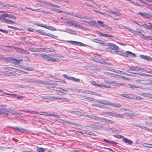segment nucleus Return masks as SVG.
Instances as JSON below:
<instances>
[{
	"instance_id": "30",
	"label": "nucleus",
	"mask_w": 152,
	"mask_h": 152,
	"mask_svg": "<svg viewBox=\"0 0 152 152\" xmlns=\"http://www.w3.org/2000/svg\"><path fill=\"white\" fill-rule=\"evenodd\" d=\"M64 122L68 124H69V125H72L73 126H75L78 125L74 123H73V122H71L70 121H64Z\"/></svg>"
},
{
	"instance_id": "50",
	"label": "nucleus",
	"mask_w": 152,
	"mask_h": 152,
	"mask_svg": "<svg viewBox=\"0 0 152 152\" xmlns=\"http://www.w3.org/2000/svg\"><path fill=\"white\" fill-rule=\"evenodd\" d=\"M11 68H12V69H11L12 70L11 71L13 72H20V70H18L17 69L13 67H11Z\"/></svg>"
},
{
	"instance_id": "15",
	"label": "nucleus",
	"mask_w": 152,
	"mask_h": 152,
	"mask_svg": "<svg viewBox=\"0 0 152 152\" xmlns=\"http://www.w3.org/2000/svg\"><path fill=\"white\" fill-rule=\"evenodd\" d=\"M111 83H113V86H123L125 85L124 83H116L114 81H112L111 82Z\"/></svg>"
},
{
	"instance_id": "61",
	"label": "nucleus",
	"mask_w": 152,
	"mask_h": 152,
	"mask_svg": "<svg viewBox=\"0 0 152 152\" xmlns=\"http://www.w3.org/2000/svg\"><path fill=\"white\" fill-rule=\"evenodd\" d=\"M69 89V88L64 89L61 88V89H60V90H61V92H62L63 91H64V92L68 91Z\"/></svg>"
},
{
	"instance_id": "23",
	"label": "nucleus",
	"mask_w": 152,
	"mask_h": 152,
	"mask_svg": "<svg viewBox=\"0 0 152 152\" xmlns=\"http://www.w3.org/2000/svg\"><path fill=\"white\" fill-rule=\"evenodd\" d=\"M129 86H130V87L131 88L133 89H134L135 88H141L140 87H139L135 85H132L129 84Z\"/></svg>"
},
{
	"instance_id": "11",
	"label": "nucleus",
	"mask_w": 152,
	"mask_h": 152,
	"mask_svg": "<svg viewBox=\"0 0 152 152\" xmlns=\"http://www.w3.org/2000/svg\"><path fill=\"white\" fill-rule=\"evenodd\" d=\"M70 42H72V44H73L80 46H87V45H85V44L81 42L72 41H71Z\"/></svg>"
},
{
	"instance_id": "1",
	"label": "nucleus",
	"mask_w": 152,
	"mask_h": 152,
	"mask_svg": "<svg viewBox=\"0 0 152 152\" xmlns=\"http://www.w3.org/2000/svg\"><path fill=\"white\" fill-rule=\"evenodd\" d=\"M20 80L25 82H29L34 83H39L41 84H45V82L40 80H35L34 79H29L28 78H24L20 79Z\"/></svg>"
},
{
	"instance_id": "27",
	"label": "nucleus",
	"mask_w": 152,
	"mask_h": 152,
	"mask_svg": "<svg viewBox=\"0 0 152 152\" xmlns=\"http://www.w3.org/2000/svg\"><path fill=\"white\" fill-rule=\"evenodd\" d=\"M37 32L40 33V34L44 35H46L47 33L44 32L43 30H38L37 31Z\"/></svg>"
},
{
	"instance_id": "46",
	"label": "nucleus",
	"mask_w": 152,
	"mask_h": 152,
	"mask_svg": "<svg viewBox=\"0 0 152 152\" xmlns=\"http://www.w3.org/2000/svg\"><path fill=\"white\" fill-rule=\"evenodd\" d=\"M53 10L56 11V12L58 13H64V11H62L59 10L57 9H53Z\"/></svg>"
},
{
	"instance_id": "38",
	"label": "nucleus",
	"mask_w": 152,
	"mask_h": 152,
	"mask_svg": "<svg viewBox=\"0 0 152 152\" xmlns=\"http://www.w3.org/2000/svg\"><path fill=\"white\" fill-rule=\"evenodd\" d=\"M13 128L17 130H18V131L19 132H21L22 131H23L24 130V129H23L22 128H19V127H13Z\"/></svg>"
},
{
	"instance_id": "53",
	"label": "nucleus",
	"mask_w": 152,
	"mask_h": 152,
	"mask_svg": "<svg viewBox=\"0 0 152 152\" xmlns=\"http://www.w3.org/2000/svg\"><path fill=\"white\" fill-rule=\"evenodd\" d=\"M129 69L132 71H137V67H129Z\"/></svg>"
},
{
	"instance_id": "59",
	"label": "nucleus",
	"mask_w": 152,
	"mask_h": 152,
	"mask_svg": "<svg viewBox=\"0 0 152 152\" xmlns=\"http://www.w3.org/2000/svg\"><path fill=\"white\" fill-rule=\"evenodd\" d=\"M16 97H17L18 99H21L24 98V96H22L19 95L17 94Z\"/></svg>"
},
{
	"instance_id": "12",
	"label": "nucleus",
	"mask_w": 152,
	"mask_h": 152,
	"mask_svg": "<svg viewBox=\"0 0 152 152\" xmlns=\"http://www.w3.org/2000/svg\"><path fill=\"white\" fill-rule=\"evenodd\" d=\"M16 50L17 51H18V52L23 53H25L26 54H29V53L28 52V51L24 50L23 49H22L21 48H16Z\"/></svg>"
},
{
	"instance_id": "17",
	"label": "nucleus",
	"mask_w": 152,
	"mask_h": 152,
	"mask_svg": "<svg viewBox=\"0 0 152 152\" xmlns=\"http://www.w3.org/2000/svg\"><path fill=\"white\" fill-rule=\"evenodd\" d=\"M8 112L11 113L13 115H15L17 114V111L15 110L11 109H9Z\"/></svg>"
},
{
	"instance_id": "21",
	"label": "nucleus",
	"mask_w": 152,
	"mask_h": 152,
	"mask_svg": "<svg viewBox=\"0 0 152 152\" xmlns=\"http://www.w3.org/2000/svg\"><path fill=\"white\" fill-rule=\"evenodd\" d=\"M97 22L100 26L104 28L106 26V25L104 24L103 22L100 20H98Z\"/></svg>"
},
{
	"instance_id": "63",
	"label": "nucleus",
	"mask_w": 152,
	"mask_h": 152,
	"mask_svg": "<svg viewBox=\"0 0 152 152\" xmlns=\"http://www.w3.org/2000/svg\"><path fill=\"white\" fill-rule=\"evenodd\" d=\"M55 121H58L59 123H64L65 122H64V121L63 120L61 119L59 120L58 121L57 120H55Z\"/></svg>"
},
{
	"instance_id": "55",
	"label": "nucleus",
	"mask_w": 152,
	"mask_h": 152,
	"mask_svg": "<svg viewBox=\"0 0 152 152\" xmlns=\"http://www.w3.org/2000/svg\"><path fill=\"white\" fill-rule=\"evenodd\" d=\"M115 72L116 73H118L119 74H122V75H124V73H125V72H124L122 71H120L118 70H116L115 71Z\"/></svg>"
},
{
	"instance_id": "64",
	"label": "nucleus",
	"mask_w": 152,
	"mask_h": 152,
	"mask_svg": "<svg viewBox=\"0 0 152 152\" xmlns=\"http://www.w3.org/2000/svg\"><path fill=\"white\" fill-rule=\"evenodd\" d=\"M135 99L139 100H141L142 99V98L140 96H137L136 95V97H135Z\"/></svg>"
},
{
	"instance_id": "25",
	"label": "nucleus",
	"mask_w": 152,
	"mask_h": 152,
	"mask_svg": "<svg viewBox=\"0 0 152 152\" xmlns=\"http://www.w3.org/2000/svg\"><path fill=\"white\" fill-rule=\"evenodd\" d=\"M136 97V95L134 94H129V96L128 99H135V97Z\"/></svg>"
},
{
	"instance_id": "29",
	"label": "nucleus",
	"mask_w": 152,
	"mask_h": 152,
	"mask_svg": "<svg viewBox=\"0 0 152 152\" xmlns=\"http://www.w3.org/2000/svg\"><path fill=\"white\" fill-rule=\"evenodd\" d=\"M137 71H140L144 72H147V70L145 69L142 68H137Z\"/></svg>"
},
{
	"instance_id": "2",
	"label": "nucleus",
	"mask_w": 152,
	"mask_h": 152,
	"mask_svg": "<svg viewBox=\"0 0 152 152\" xmlns=\"http://www.w3.org/2000/svg\"><path fill=\"white\" fill-rule=\"evenodd\" d=\"M66 23L72 26H74L75 27L78 28L82 30H86L87 29V28H85L84 27L81 26L79 23H77L75 21H71L68 20L67 21H66Z\"/></svg>"
},
{
	"instance_id": "26",
	"label": "nucleus",
	"mask_w": 152,
	"mask_h": 152,
	"mask_svg": "<svg viewBox=\"0 0 152 152\" xmlns=\"http://www.w3.org/2000/svg\"><path fill=\"white\" fill-rule=\"evenodd\" d=\"M142 145L145 147L149 148H152V144H147L145 143H144L142 144Z\"/></svg>"
},
{
	"instance_id": "60",
	"label": "nucleus",
	"mask_w": 152,
	"mask_h": 152,
	"mask_svg": "<svg viewBox=\"0 0 152 152\" xmlns=\"http://www.w3.org/2000/svg\"><path fill=\"white\" fill-rule=\"evenodd\" d=\"M90 83H91V84L93 86H96L97 85V84L94 81H91L90 82Z\"/></svg>"
},
{
	"instance_id": "52",
	"label": "nucleus",
	"mask_w": 152,
	"mask_h": 152,
	"mask_svg": "<svg viewBox=\"0 0 152 152\" xmlns=\"http://www.w3.org/2000/svg\"><path fill=\"white\" fill-rule=\"evenodd\" d=\"M141 95L145 97H148L149 94L148 93H143Z\"/></svg>"
},
{
	"instance_id": "24",
	"label": "nucleus",
	"mask_w": 152,
	"mask_h": 152,
	"mask_svg": "<svg viewBox=\"0 0 152 152\" xmlns=\"http://www.w3.org/2000/svg\"><path fill=\"white\" fill-rule=\"evenodd\" d=\"M107 50L109 52L112 53H117L118 52L117 50H114V49H111L109 48H108Z\"/></svg>"
},
{
	"instance_id": "48",
	"label": "nucleus",
	"mask_w": 152,
	"mask_h": 152,
	"mask_svg": "<svg viewBox=\"0 0 152 152\" xmlns=\"http://www.w3.org/2000/svg\"><path fill=\"white\" fill-rule=\"evenodd\" d=\"M145 38L143 39H144L148 40V41H149L150 40H152V37H150V36L145 37Z\"/></svg>"
},
{
	"instance_id": "28",
	"label": "nucleus",
	"mask_w": 152,
	"mask_h": 152,
	"mask_svg": "<svg viewBox=\"0 0 152 152\" xmlns=\"http://www.w3.org/2000/svg\"><path fill=\"white\" fill-rule=\"evenodd\" d=\"M8 59L10 60L11 62H12L15 64H16V61H15L16 60L15 58H9Z\"/></svg>"
},
{
	"instance_id": "58",
	"label": "nucleus",
	"mask_w": 152,
	"mask_h": 152,
	"mask_svg": "<svg viewBox=\"0 0 152 152\" xmlns=\"http://www.w3.org/2000/svg\"><path fill=\"white\" fill-rule=\"evenodd\" d=\"M4 16H3V14L1 15L0 16V20H3L5 22V19H6V18H4Z\"/></svg>"
},
{
	"instance_id": "54",
	"label": "nucleus",
	"mask_w": 152,
	"mask_h": 152,
	"mask_svg": "<svg viewBox=\"0 0 152 152\" xmlns=\"http://www.w3.org/2000/svg\"><path fill=\"white\" fill-rule=\"evenodd\" d=\"M121 96L122 97L128 98L129 96V94H121Z\"/></svg>"
},
{
	"instance_id": "13",
	"label": "nucleus",
	"mask_w": 152,
	"mask_h": 152,
	"mask_svg": "<svg viewBox=\"0 0 152 152\" xmlns=\"http://www.w3.org/2000/svg\"><path fill=\"white\" fill-rule=\"evenodd\" d=\"M8 113H6V109L1 108L0 109V115H7Z\"/></svg>"
},
{
	"instance_id": "16",
	"label": "nucleus",
	"mask_w": 152,
	"mask_h": 152,
	"mask_svg": "<svg viewBox=\"0 0 152 152\" xmlns=\"http://www.w3.org/2000/svg\"><path fill=\"white\" fill-rule=\"evenodd\" d=\"M94 118V120L96 121H99L102 122H103V121H104V120H106L105 118L96 116H95Z\"/></svg>"
},
{
	"instance_id": "14",
	"label": "nucleus",
	"mask_w": 152,
	"mask_h": 152,
	"mask_svg": "<svg viewBox=\"0 0 152 152\" xmlns=\"http://www.w3.org/2000/svg\"><path fill=\"white\" fill-rule=\"evenodd\" d=\"M123 141L126 143H127L128 144L131 145L133 143V141L129 139H128L127 138L124 137L123 139Z\"/></svg>"
},
{
	"instance_id": "49",
	"label": "nucleus",
	"mask_w": 152,
	"mask_h": 152,
	"mask_svg": "<svg viewBox=\"0 0 152 152\" xmlns=\"http://www.w3.org/2000/svg\"><path fill=\"white\" fill-rule=\"evenodd\" d=\"M68 33L73 34H75L76 32L74 30H72L70 29L69 32H68Z\"/></svg>"
},
{
	"instance_id": "40",
	"label": "nucleus",
	"mask_w": 152,
	"mask_h": 152,
	"mask_svg": "<svg viewBox=\"0 0 152 152\" xmlns=\"http://www.w3.org/2000/svg\"><path fill=\"white\" fill-rule=\"evenodd\" d=\"M114 137L118 138H122V140H123V139L124 137L122 135H113Z\"/></svg>"
},
{
	"instance_id": "19",
	"label": "nucleus",
	"mask_w": 152,
	"mask_h": 152,
	"mask_svg": "<svg viewBox=\"0 0 152 152\" xmlns=\"http://www.w3.org/2000/svg\"><path fill=\"white\" fill-rule=\"evenodd\" d=\"M71 113H72L75 115H79L80 116H82L81 113L80 112L77 111H72Z\"/></svg>"
},
{
	"instance_id": "47",
	"label": "nucleus",
	"mask_w": 152,
	"mask_h": 152,
	"mask_svg": "<svg viewBox=\"0 0 152 152\" xmlns=\"http://www.w3.org/2000/svg\"><path fill=\"white\" fill-rule=\"evenodd\" d=\"M9 18L15 20L16 19V17L11 14L9 15Z\"/></svg>"
},
{
	"instance_id": "9",
	"label": "nucleus",
	"mask_w": 152,
	"mask_h": 152,
	"mask_svg": "<svg viewBox=\"0 0 152 152\" xmlns=\"http://www.w3.org/2000/svg\"><path fill=\"white\" fill-rule=\"evenodd\" d=\"M107 46L109 47V48L113 49H114V50H118L119 48L117 46L114 44L111 43H108L107 45Z\"/></svg>"
},
{
	"instance_id": "62",
	"label": "nucleus",
	"mask_w": 152,
	"mask_h": 152,
	"mask_svg": "<svg viewBox=\"0 0 152 152\" xmlns=\"http://www.w3.org/2000/svg\"><path fill=\"white\" fill-rule=\"evenodd\" d=\"M91 106H94V107H101V106L99 104H91Z\"/></svg>"
},
{
	"instance_id": "22",
	"label": "nucleus",
	"mask_w": 152,
	"mask_h": 152,
	"mask_svg": "<svg viewBox=\"0 0 152 152\" xmlns=\"http://www.w3.org/2000/svg\"><path fill=\"white\" fill-rule=\"evenodd\" d=\"M47 79L48 80H50V81H56V79L54 78L53 77L51 76H49L48 77H47Z\"/></svg>"
},
{
	"instance_id": "35",
	"label": "nucleus",
	"mask_w": 152,
	"mask_h": 152,
	"mask_svg": "<svg viewBox=\"0 0 152 152\" xmlns=\"http://www.w3.org/2000/svg\"><path fill=\"white\" fill-rule=\"evenodd\" d=\"M46 35L53 38H57V36L54 35L50 34L47 33Z\"/></svg>"
},
{
	"instance_id": "7",
	"label": "nucleus",
	"mask_w": 152,
	"mask_h": 152,
	"mask_svg": "<svg viewBox=\"0 0 152 152\" xmlns=\"http://www.w3.org/2000/svg\"><path fill=\"white\" fill-rule=\"evenodd\" d=\"M63 76L67 80H69L77 82H79L80 81V80L79 79L76 78L74 77L69 76L66 74H64Z\"/></svg>"
},
{
	"instance_id": "4",
	"label": "nucleus",
	"mask_w": 152,
	"mask_h": 152,
	"mask_svg": "<svg viewBox=\"0 0 152 152\" xmlns=\"http://www.w3.org/2000/svg\"><path fill=\"white\" fill-rule=\"evenodd\" d=\"M40 55L42 58L46 60L51 61H56L55 59H53V58L50 56H52L54 57H56V55L50 54L45 55L44 54H40Z\"/></svg>"
},
{
	"instance_id": "42",
	"label": "nucleus",
	"mask_w": 152,
	"mask_h": 152,
	"mask_svg": "<svg viewBox=\"0 0 152 152\" xmlns=\"http://www.w3.org/2000/svg\"><path fill=\"white\" fill-rule=\"evenodd\" d=\"M105 119H106V120H104V121H103V122H107V123H108L109 124H112L113 123H114L113 121H111L110 120H108L105 118Z\"/></svg>"
},
{
	"instance_id": "18",
	"label": "nucleus",
	"mask_w": 152,
	"mask_h": 152,
	"mask_svg": "<svg viewBox=\"0 0 152 152\" xmlns=\"http://www.w3.org/2000/svg\"><path fill=\"white\" fill-rule=\"evenodd\" d=\"M135 82L137 83H140L142 84H147V81L145 80H136L135 81Z\"/></svg>"
},
{
	"instance_id": "36",
	"label": "nucleus",
	"mask_w": 152,
	"mask_h": 152,
	"mask_svg": "<svg viewBox=\"0 0 152 152\" xmlns=\"http://www.w3.org/2000/svg\"><path fill=\"white\" fill-rule=\"evenodd\" d=\"M84 98L85 99L90 101H94L95 99L93 98L89 97H85Z\"/></svg>"
},
{
	"instance_id": "10",
	"label": "nucleus",
	"mask_w": 152,
	"mask_h": 152,
	"mask_svg": "<svg viewBox=\"0 0 152 152\" xmlns=\"http://www.w3.org/2000/svg\"><path fill=\"white\" fill-rule=\"evenodd\" d=\"M137 14H139L145 18H150V16H151V14L146 12H139L138 13H137Z\"/></svg>"
},
{
	"instance_id": "5",
	"label": "nucleus",
	"mask_w": 152,
	"mask_h": 152,
	"mask_svg": "<svg viewBox=\"0 0 152 152\" xmlns=\"http://www.w3.org/2000/svg\"><path fill=\"white\" fill-rule=\"evenodd\" d=\"M102 103H104V104H103L108 105L118 108H120L121 107V105L118 103H112L108 101H102Z\"/></svg>"
},
{
	"instance_id": "6",
	"label": "nucleus",
	"mask_w": 152,
	"mask_h": 152,
	"mask_svg": "<svg viewBox=\"0 0 152 152\" xmlns=\"http://www.w3.org/2000/svg\"><path fill=\"white\" fill-rule=\"evenodd\" d=\"M57 99H59L62 101H65L66 102H69V100L67 99L64 98H58L53 96H49V99L50 100H54Z\"/></svg>"
},
{
	"instance_id": "31",
	"label": "nucleus",
	"mask_w": 152,
	"mask_h": 152,
	"mask_svg": "<svg viewBox=\"0 0 152 152\" xmlns=\"http://www.w3.org/2000/svg\"><path fill=\"white\" fill-rule=\"evenodd\" d=\"M70 30V29L69 28H66L65 30L58 29L57 30L61 31L66 32L68 33L69 32V31Z\"/></svg>"
},
{
	"instance_id": "3",
	"label": "nucleus",
	"mask_w": 152,
	"mask_h": 152,
	"mask_svg": "<svg viewBox=\"0 0 152 152\" xmlns=\"http://www.w3.org/2000/svg\"><path fill=\"white\" fill-rule=\"evenodd\" d=\"M38 49H39V50L42 52H54L55 51V50L54 49L48 48H29V50L32 52H36L38 51Z\"/></svg>"
},
{
	"instance_id": "34",
	"label": "nucleus",
	"mask_w": 152,
	"mask_h": 152,
	"mask_svg": "<svg viewBox=\"0 0 152 152\" xmlns=\"http://www.w3.org/2000/svg\"><path fill=\"white\" fill-rule=\"evenodd\" d=\"M137 33L139 34V35L140 36V37L141 38H142V39H145V36L141 33V32H140V31H138V32Z\"/></svg>"
},
{
	"instance_id": "56",
	"label": "nucleus",
	"mask_w": 152,
	"mask_h": 152,
	"mask_svg": "<svg viewBox=\"0 0 152 152\" xmlns=\"http://www.w3.org/2000/svg\"><path fill=\"white\" fill-rule=\"evenodd\" d=\"M145 59L149 61H152V58L149 56H146Z\"/></svg>"
},
{
	"instance_id": "20",
	"label": "nucleus",
	"mask_w": 152,
	"mask_h": 152,
	"mask_svg": "<svg viewBox=\"0 0 152 152\" xmlns=\"http://www.w3.org/2000/svg\"><path fill=\"white\" fill-rule=\"evenodd\" d=\"M88 23L92 26H95L96 25V22L95 21L91 20L88 22Z\"/></svg>"
},
{
	"instance_id": "45",
	"label": "nucleus",
	"mask_w": 152,
	"mask_h": 152,
	"mask_svg": "<svg viewBox=\"0 0 152 152\" xmlns=\"http://www.w3.org/2000/svg\"><path fill=\"white\" fill-rule=\"evenodd\" d=\"M124 115L122 114H117L116 113L115 116H117V117H120L121 118H123Z\"/></svg>"
},
{
	"instance_id": "8",
	"label": "nucleus",
	"mask_w": 152,
	"mask_h": 152,
	"mask_svg": "<svg viewBox=\"0 0 152 152\" xmlns=\"http://www.w3.org/2000/svg\"><path fill=\"white\" fill-rule=\"evenodd\" d=\"M75 17L80 19H84L86 20H90L91 19V17H89L87 16H83L78 13L75 14Z\"/></svg>"
},
{
	"instance_id": "37",
	"label": "nucleus",
	"mask_w": 152,
	"mask_h": 152,
	"mask_svg": "<svg viewBox=\"0 0 152 152\" xmlns=\"http://www.w3.org/2000/svg\"><path fill=\"white\" fill-rule=\"evenodd\" d=\"M108 114L110 116L115 117L116 113L114 112H109Z\"/></svg>"
},
{
	"instance_id": "43",
	"label": "nucleus",
	"mask_w": 152,
	"mask_h": 152,
	"mask_svg": "<svg viewBox=\"0 0 152 152\" xmlns=\"http://www.w3.org/2000/svg\"><path fill=\"white\" fill-rule=\"evenodd\" d=\"M126 53H127L128 54L131 55V56L133 57H136L135 55L133 53H132L131 52L129 51H127L126 52Z\"/></svg>"
},
{
	"instance_id": "39",
	"label": "nucleus",
	"mask_w": 152,
	"mask_h": 152,
	"mask_svg": "<svg viewBox=\"0 0 152 152\" xmlns=\"http://www.w3.org/2000/svg\"><path fill=\"white\" fill-rule=\"evenodd\" d=\"M38 152H45V150L44 148H39L37 149Z\"/></svg>"
},
{
	"instance_id": "33",
	"label": "nucleus",
	"mask_w": 152,
	"mask_h": 152,
	"mask_svg": "<svg viewBox=\"0 0 152 152\" xmlns=\"http://www.w3.org/2000/svg\"><path fill=\"white\" fill-rule=\"evenodd\" d=\"M124 115L126 116L129 117H131L133 116V114L132 113H124Z\"/></svg>"
},
{
	"instance_id": "41",
	"label": "nucleus",
	"mask_w": 152,
	"mask_h": 152,
	"mask_svg": "<svg viewBox=\"0 0 152 152\" xmlns=\"http://www.w3.org/2000/svg\"><path fill=\"white\" fill-rule=\"evenodd\" d=\"M49 30H52V31H58V29H56L55 28H54L53 27H52L51 26H48L47 28Z\"/></svg>"
},
{
	"instance_id": "57",
	"label": "nucleus",
	"mask_w": 152,
	"mask_h": 152,
	"mask_svg": "<svg viewBox=\"0 0 152 152\" xmlns=\"http://www.w3.org/2000/svg\"><path fill=\"white\" fill-rule=\"evenodd\" d=\"M3 69L6 70H8L11 71V70H12L11 69H12V68L11 67H4Z\"/></svg>"
},
{
	"instance_id": "44",
	"label": "nucleus",
	"mask_w": 152,
	"mask_h": 152,
	"mask_svg": "<svg viewBox=\"0 0 152 152\" xmlns=\"http://www.w3.org/2000/svg\"><path fill=\"white\" fill-rule=\"evenodd\" d=\"M23 69L26 70H28L29 71H34L32 67H26V68L23 67Z\"/></svg>"
},
{
	"instance_id": "51",
	"label": "nucleus",
	"mask_w": 152,
	"mask_h": 152,
	"mask_svg": "<svg viewBox=\"0 0 152 152\" xmlns=\"http://www.w3.org/2000/svg\"><path fill=\"white\" fill-rule=\"evenodd\" d=\"M50 116H54V117L59 118H60V116L59 115L54 114H50Z\"/></svg>"
},
{
	"instance_id": "32",
	"label": "nucleus",
	"mask_w": 152,
	"mask_h": 152,
	"mask_svg": "<svg viewBox=\"0 0 152 152\" xmlns=\"http://www.w3.org/2000/svg\"><path fill=\"white\" fill-rule=\"evenodd\" d=\"M91 94L93 95H96L99 96H101V94L91 91Z\"/></svg>"
}]
</instances>
